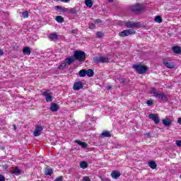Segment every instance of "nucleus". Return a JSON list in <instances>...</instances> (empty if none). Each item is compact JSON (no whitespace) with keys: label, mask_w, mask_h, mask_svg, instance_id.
Here are the masks:
<instances>
[{"label":"nucleus","mask_w":181,"mask_h":181,"mask_svg":"<svg viewBox=\"0 0 181 181\" xmlns=\"http://www.w3.org/2000/svg\"><path fill=\"white\" fill-rule=\"evenodd\" d=\"M96 35H97L98 37H101L103 36V33L98 32Z\"/></svg>","instance_id":"nucleus-41"},{"label":"nucleus","mask_w":181,"mask_h":181,"mask_svg":"<svg viewBox=\"0 0 181 181\" xmlns=\"http://www.w3.org/2000/svg\"><path fill=\"white\" fill-rule=\"evenodd\" d=\"M65 62H66V64L68 66H70V64L76 62V58H74V56L66 58Z\"/></svg>","instance_id":"nucleus-13"},{"label":"nucleus","mask_w":181,"mask_h":181,"mask_svg":"<svg viewBox=\"0 0 181 181\" xmlns=\"http://www.w3.org/2000/svg\"><path fill=\"white\" fill-rule=\"evenodd\" d=\"M56 2L61 1V2H64L65 4H67V2H70V0H54Z\"/></svg>","instance_id":"nucleus-39"},{"label":"nucleus","mask_w":181,"mask_h":181,"mask_svg":"<svg viewBox=\"0 0 181 181\" xmlns=\"http://www.w3.org/2000/svg\"><path fill=\"white\" fill-rule=\"evenodd\" d=\"M148 118L154 121L155 124H159L160 122V119H159V116L158 114L151 113L148 115Z\"/></svg>","instance_id":"nucleus-7"},{"label":"nucleus","mask_w":181,"mask_h":181,"mask_svg":"<svg viewBox=\"0 0 181 181\" xmlns=\"http://www.w3.org/2000/svg\"><path fill=\"white\" fill-rule=\"evenodd\" d=\"M133 69H135V70L139 73V74H144V73H146V70H148V68H146L145 66L142 64H134Z\"/></svg>","instance_id":"nucleus-3"},{"label":"nucleus","mask_w":181,"mask_h":181,"mask_svg":"<svg viewBox=\"0 0 181 181\" xmlns=\"http://www.w3.org/2000/svg\"><path fill=\"white\" fill-rule=\"evenodd\" d=\"M71 33H73L74 35H77V30H73L71 31Z\"/></svg>","instance_id":"nucleus-45"},{"label":"nucleus","mask_w":181,"mask_h":181,"mask_svg":"<svg viewBox=\"0 0 181 181\" xmlns=\"http://www.w3.org/2000/svg\"><path fill=\"white\" fill-rule=\"evenodd\" d=\"M42 131H43V127L37 125L33 132L34 136H39L42 134Z\"/></svg>","instance_id":"nucleus-9"},{"label":"nucleus","mask_w":181,"mask_h":181,"mask_svg":"<svg viewBox=\"0 0 181 181\" xmlns=\"http://www.w3.org/2000/svg\"><path fill=\"white\" fill-rule=\"evenodd\" d=\"M151 94H153L154 97H156V95H158V92L156 91V88H151Z\"/></svg>","instance_id":"nucleus-34"},{"label":"nucleus","mask_w":181,"mask_h":181,"mask_svg":"<svg viewBox=\"0 0 181 181\" xmlns=\"http://www.w3.org/2000/svg\"><path fill=\"white\" fill-rule=\"evenodd\" d=\"M55 9L57 11H62V12H66L67 11V8H66L65 7H62L60 6H55Z\"/></svg>","instance_id":"nucleus-29"},{"label":"nucleus","mask_w":181,"mask_h":181,"mask_svg":"<svg viewBox=\"0 0 181 181\" xmlns=\"http://www.w3.org/2000/svg\"><path fill=\"white\" fill-rule=\"evenodd\" d=\"M173 52L174 53H176V54H181V48L179 46H174L173 47Z\"/></svg>","instance_id":"nucleus-18"},{"label":"nucleus","mask_w":181,"mask_h":181,"mask_svg":"<svg viewBox=\"0 0 181 181\" xmlns=\"http://www.w3.org/2000/svg\"><path fill=\"white\" fill-rule=\"evenodd\" d=\"M164 127H170L172 125V120L169 117H165L162 120Z\"/></svg>","instance_id":"nucleus-11"},{"label":"nucleus","mask_w":181,"mask_h":181,"mask_svg":"<svg viewBox=\"0 0 181 181\" xmlns=\"http://www.w3.org/2000/svg\"><path fill=\"white\" fill-rule=\"evenodd\" d=\"M130 10L134 13H142L145 12V5L142 4H136L130 6Z\"/></svg>","instance_id":"nucleus-1"},{"label":"nucleus","mask_w":181,"mask_h":181,"mask_svg":"<svg viewBox=\"0 0 181 181\" xmlns=\"http://www.w3.org/2000/svg\"><path fill=\"white\" fill-rule=\"evenodd\" d=\"M75 60L78 62H85L86 61V52L83 51H76L74 54Z\"/></svg>","instance_id":"nucleus-2"},{"label":"nucleus","mask_w":181,"mask_h":181,"mask_svg":"<svg viewBox=\"0 0 181 181\" xmlns=\"http://www.w3.org/2000/svg\"><path fill=\"white\" fill-rule=\"evenodd\" d=\"M11 174L16 175V176H19V175H21V170H19L18 167H16V169L11 171Z\"/></svg>","instance_id":"nucleus-22"},{"label":"nucleus","mask_w":181,"mask_h":181,"mask_svg":"<svg viewBox=\"0 0 181 181\" xmlns=\"http://www.w3.org/2000/svg\"><path fill=\"white\" fill-rule=\"evenodd\" d=\"M110 89H111V86H107V90H110Z\"/></svg>","instance_id":"nucleus-50"},{"label":"nucleus","mask_w":181,"mask_h":181,"mask_svg":"<svg viewBox=\"0 0 181 181\" xmlns=\"http://www.w3.org/2000/svg\"><path fill=\"white\" fill-rule=\"evenodd\" d=\"M81 88H83V83H82V82L81 81L75 82V83L74 85V87H73V89L75 91H78V90H81Z\"/></svg>","instance_id":"nucleus-10"},{"label":"nucleus","mask_w":181,"mask_h":181,"mask_svg":"<svg viewBox=\"0 0 181 181\" xmlns=\"http://www.w3.org/2000/svg\"><path fill=\"white\" fill-rule=\"evenodd\" d=\"M148 166H150L151 169H156L157 165L156 163H155V161L151 160L148 162Z\"/></svg>","instance_id":"nucleus-27"},{"label":"nucleus","mask_w":181,"mask_h":181,"mask_svg":"<svg viewBox=\"0 0 181 181\" xmlns=\"http://www.w3.org/2000/svg\"><path fill=\"white\" fill-rule=\"evenodd\" d=\"M55 21H57L58 23H63V22H64V18L62 16H58L55 18Z\"/></svg>","instance_id":"nucleus-23"},{"label":"nucleus","mask_w":181,"mask_h":181,"mask_svg":"<svg viewBox=\"0 0 181 181\" xmlns=\"http://www.w3.org/2000/svg\"><path fill=\"white\" fill-rule=\"evenodd\" d=\"M42 95H44L47 103H52L53 101V96H52L50 93L47 91L43 92Z\"/></svg>","instance_id":"nucleus-8"},{"label":"nucleus","mask_w":181,"mask_h":181,"mask_svg":"<svg viewBox=\"0 0 181 181\" xmlns=\"http://www.w3.org/2000/svg\"><path fill=\"white\" fill-rule=\"evenodd\" d=\"M69 12L72 13L73 15H77V13L78 12V10H77L76 8H71Z\"/></svg>","instance_id":"nucleus-32"},{"label":"nucleus","mask_w":181,"mask_h":181,"mask_svg":"<svg viewBox=\"0 0 181 181\" xmlns=\"http://www.w3.org/2000/svg\"><path fill=\"white\" fill-rule=\"evenodd\" d=\"M177 122H178V124H180V125H181V117L178 118Z\"/></svg>","instance_id":"nucleus-46"},{"label":"nucleus","mask_w":181,"mask_h":181,"mask_svg":"<svg viewBox=\"0 0 181 181\" xmlns=\"http://www.w3.org/2000/svg\"><path fill=\"white\" fill-rule=\"evenodd\" d=\"M108 2H114V0H108Z\"/></svg>","instance_id":"nucleus-51"},{"label":"nucleus","mask_w":181,"mask_h":181,"mask_svg":"<svg viewBox=\"0 0 181 181\" xmlns=\"http://www.w3.org/2000/svg\"><path fill=\"white\" fill-rule=\"evenodd\" d=\"M67 62L65 61L64 62H62L60 65H59V69H62V70H63V69H66V66H67Z\"/></svg>","instance_id":"nucleus-33"},{"label":"nucleus","mask_w":181,"mask_h":181,"mask_svg":"<svg viewBox=\"0 0 181 181\" xmlns=\"http://www.w3.org/2000/svg\"><path fill=\"white\" fill-rule=\"evenodd\" d=\"M94 63H110V59L105 57H93Z\"/></svg>","instance_id":"nucleus-4"},{"label":"nucleus","mask_w":181,"mask_h":181,"mask_svg":"<svg viewBox=\"0 0 181 181\" xmlns=\"http://www.w3.org/2000/svg\"><path fill=\"white\" fill-rule=\"evenodd\" d=\"M45 175L47 176H52L53 175V169L52 168H45Z\"/></svg>","instance_id":"nucleus-20"},{"label":"nucleus","mask_w":181,"mask_h":181,"mask_svg":"<svg viewBox=\"0 0 181 181\" xmlns=\"http://www.w3.org/2000/svg\"><path fill=\"white\" fill-rule=\"evenodd\" d=\"M129 35H135V30L132 29L124 30L119 33L120 37H127V36H129Z\"/></svg>","instance_id":"nucleus-6"},{"label":"nucleus","mask_w":181,"mask_h":181,"mask_svg":"<svg viewBox=\"0 0 181 181\" xmlns=\"http://www.w3.org/2000/svg\"><path fill=\"white\" fill-rule=\"evenodd\" d=\"M111 176L113 179H118L121 176V173L117 170H113L111 173Z\"/></svg>","instance_id":"nucleus-14"},{"label":"nucleus","mask_w":181,"mask_h":181,"mask_svg":"<svg viewBox=\"0 0 181 181\" xmlns=\"http://www.w3.org/2000/svg\"><path fill=\"white\" fill-rule=\"evenodd\" d=\"M85 4L88 8H91L93 6V1L91 0H85Z\"/></svg>","instance_id":"nucleus-30"},{"label":"nucleus","mask_w":181,"mask_h":181,"mask_svg":"<svg viewBox=\"0 0 181 181\" xmlns=\"http://www.w3.org/2000/svg\"><path fill=\"white\" fill-rule=\"evenodd\" d=\"M95 22L96 23H103V21L101 19H96Z\"/></svg>","instance_id":"nucleus-44"},{"label":"nucleus","mask_w":181,"mask_h":181,"mask_svg":"<svg viewBox=\"0 0 181 181\" xmlns=\"http://www.w3.org/2000/svg\"><path fill=\"white\" fill-rule=\"evenodd\" d=\"M54 181H63V176L58 177Z\"/></svg>","instance_id":"nucleus-38"},{"label":"nucleus","mask_w":181,"mask_h":181,"mask_svg":"<svg viewBox=\"0 0 181 181\" xmlns=\"http://www.w3.org/2000/svg\"><path fill=\"white\" fill-rule=\"evenodd\" d=\"M59 105L56 104V103H52L51 106H50V110L52 112H57V111H59Z\"/></svg>","instance_id":"nucleus-12"},{"label":"nucleus","mask_w":181,"mask_h":181,"mask_svg":"<svg viewBox=\"0 0 181 181\" xmlns=\"http://www.w3.org/2000/svg\"><path fill=\"white\" fill-rule=\"evenodd\" d=\"M146 104L147 105L151 106L152 105V104H153V103L152 102V100H147Z\"/></svg>","instance_id":"nucleus-40"},{"label":"nucleus","mask_w":181,"mask_h":181,"mask_svg":"<svg viewBox=\"0 0 181 181\" xmlns=\"http://www.w3.org/2000/svg\"><path fill=\"white\" fill-rule=\"evenodd\" d=\"M95 28V25L94 23H91L90 26L89 27V29H94Z\"/></svg>","instance_id":"nucleus-43"},{"label":"nucleus","mask_w":181,"mask_h":181,"mask_svg":"<svg viewBox=\"0 0 181 181\" xmlns=\"http://www.w3.org/2000/svg\"><path fill=\"white\" fill-rule=\"evenodd\" d=\"M87 76V70L82 69L79 71V77H86Z\"/></svg>","instance_id":"nucleus-26"},{"label":"nucleus","mask_w":181,"mask_h":181,"mask_svg":"<svg viewBox=\"0 0 181 181\" xmlns=\"http://www.w3.org/2000/svg\"><path fill=\"white\" fill-rule=\"evenodd\" d=\"M175 144L178 148H181V140H177Z\"/></svg>","instance_id":"nucleus-36"},{"label":"nucleus","mask_w":181,"mask_h":181,"mask_svg":"<svg viewBox=\"0 0 181 181\" xmlns=\"http://www.w3.org/2000/svg\"><path fill=\"white\" fill-rule=\"evenodd\" d=\"M13 127L14 128V131H16V124H13Z\"/></svg>","instance_id":"nucleus-49"},{"label":"nucleus","mask_w":181,"mask_h":181,"mask_svg":"<svg viewBox=\"0 0 181 181\" xmlns=\"http://www.w3.org/2000/svg\"><path fill=\"white\" fill-rule=\"evenodd\" d=\"M86 76H88V77H93V76H94V71L91 69H88L86 71Z\"/></svg>","instance_id":"nucleus-25"},{"label":"nucleus","mask_w":181,"mask_h":181,"mask_svg":"<svg viewBox=\"0 0 181 181\" xmlns=\"http://www.w3.org/2000/svg\"><path fill=\"white\" fill-rule=\"evenodd\" d=\"M119 83H121L122 84H125V80L122 78H118Z\"/></svg>","instance_id":"nucleus-37"},{"label":"nucleus","mask_w":181,"mask_h":181,"mask_svg":"<svg viewBox=\"0 0 181 181\" xmlns=\"http://www.w3.org/2000/svg\"><path fill=\"white\" fill-rule=\"evenodd\" d=\"M155 97L158 100H168V97L166 95H165V93H157Z\"/></svg>","instance_id":"nucleus-17"},{"label":"nucleus","mask_w":181,"mask_h":181,"mask_svg":"<svg viewBox=\"0 0 181 181\" xmlns=\"http://www.w3.org/2000/svg\"><path fill=\"white\" fill-rule=\"evenodd\" d=\"M145 136H147L148 138H149V136H151V134L150 133H146L145 134Z\"/></svg>","instance_id":"nucleus-48"},{"label":"nucleus","mask_w":181,"mask_h":181,"mask_svg":"<svg viewBox=\"0 0 181 181\" xmlns=\"http://www.w3.org/2000/svg\"><path fill=\"white\" fill-rule=\"evenodd\" d=\"M0 181H5V177L2 175H0Z\"/></svg>","instance_id":"nucleus-42"},{"label":"nucleus","mask_w":181,"mask_h":181,"mask_svg":"<svg viewBox=\"0 0 181 181\" xmlns=\"http://www.w3.org/2000/svg\"><path fill=\"white\" fill-rule=\"evenodd\" d=\"M75 143L78 144V145H80V146H82V148H87V143L84 141H80L78 140H76Z\"/></svg>","instance_id":"nucleus-21"},{"label":"nucleus","mask_w":181,"mask_h":181,"mask_svg":"<svg viewBox=\"0 0 181 181\" xmlns=\"http://www.w3.org/2000/svg\"><path fill=\"white\" fill-rule=\"evenodd\" d=\"M163 64H164L167 69H175V64L170 62H163Z\"/></svg>","instance_id":"nucleus-16"},{"label":"nucleus","mask_w":181,"mask_h":181,"mask_svg":"<svg viewBox=\"0 0 181 181\" xmlns=\"http://www.w3.org/2000/svg\"><path fill=\"white\" fill-rule=\"evenodd\" d=\"M30 48L29 47H25L23 49V54H26L27 56H30Z\"/></svg>","instance_id":"nucleus-19"},{"label":"nucleus","mask_w":181,"mask_h":181,"mask_svg":"<svg viewBox=\"0 0 181 181\" xmlns=\"http://www.w3.org/2000/svg\"><path fill=\"white\" fill-rule=\"evenodd\" d=\"M88 166V164L86 161H82L80 163V168H81V169H87Z\"/></svg>","instance_id":"nucleus-28"},{"label":"nucleus","mask_w":181,"mask_h":181,"mask_svg":"<svg viewBox=\"0 0 181 181\" xmlns=\"http://www.w3.org/2000/svg\"><path fill=\"white\" fill-rule=\"evenodd\" d=\"M49 40H59V36L56 33H51L48 35Z\"/></svg>","instance_id":"nucleus-15"},{"label":"nucleus","mask_w":181,"mask_h":181,"mask_svg":"<svg viewBox=\"0 0 181 181\" xmlns=\"http://www.w3.org/2000/svg\"><path fill=\"white\" fill-rule=\"evenodd\" d=\"M22 16H23V18H29V12H28V11H25L22 13Z\"/></svg>","instance_id":"nucleus-35"},{"label":"nucleus","mask_w":181,"mask_h":181,"mask_svg":"<svg viewBox=\"0 0 181 181\" xmlns=\"http://www.w3.org/2000/svg\"><path fill=\"white\" fill-rule=\"evenodd\" d=\"M4 54V50L0 49V56H3Z\"/></svg>","instance_id":"nucleus-47"},{"label":"nucleus","mask_w":181,"mask_h":181,"mask_svg":"<svg viewBox=\"0 0 181 181\" xmlns=\"http://www.w3.org/2000/svg\"><path fill=\"white\" fill-rule=\"evenodd\" d=\"M154 21L157 23H162V17H160V16H156L154 18Z\"/></svg>","instance_id":"nucleus-31"},{"label":"nucleus","mask_w":181,"mask_h":181,"mask_svg":"<svg viewBox=\"0 0 181 181\" xmlns=\"http://www.w3.org/2000/svg\"><path fill=\"white\" fill-rule=\"evenodd\" d=\"M101 135H102V136H104L105 138H110L111 133L108 131H105V132H102Z\"/></svg>","instance_id":"nucleus-24"},{"label":"nucleus","mask_w":181,"mask_h":181,"mask_svg":"<svg viewBox=\"0 0 181 181\" xmlns=\"http://www.w3.org/2000/svg\"><path fill=\"white\" fill-rule=\"evenodd\" d=\"M124 26L129 28H141V22L127 21L124 23Z\"/></svg>","instance_id":"nucleus-5"}]
</instances>
